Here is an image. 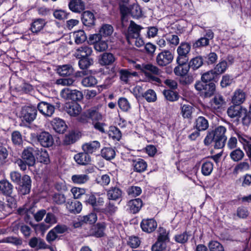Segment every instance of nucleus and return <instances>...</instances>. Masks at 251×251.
Masks as SVG:
<instances>
[{
    "instance_id": "1",
    "label": "nucleus",
    "mask_w": 251,
    "mask_h": 251,
    "mask_svg": "<svg viewBox=\"0 0 251 251\" xmlns=\"http://www.w3.org/2000/svg\"><path fill=\"white\" fill-rule=\"evenodd\" d=\"M84 202L86 204L90 205L95 211L101 212L103 211L102 206L104 204V200L102 198H97L93 194H87L85 196Z\"/></svg>"
},
{
    "instance_id": "2",
    "label": "nucleus",
    "mask_w": 251,
    "mask_h": 251,
    "mask_svg": "<svg viewBox=\"0 0 251 251\" xmlns=\"http://www.w3.org/2000/svg\"><path fill=\"white\" fill-rule=\"evenodd\" d=\"M191 50V45L187 42H182L178 47L177 52L178 56L176 58L177 63L186 64L188 60V54Z\"/></svg>"
},
{
    "instance_id": "3",
    "label": "nucleus",
    "mask_w": 251,
    "mask_h": 251,
    "mask_svg": "<svg viewBox=\"0 0 251 251\" xmlns=\"http://www.w3.org/2000/svg\"><path fill=\"white\" fill-rule=\"evenodd\" d=\"M37 109L33 106L23 107L21 111V118L22 122L27 124L32 123L36 118Z\"/></svg>"
},
{
    "instance_id": "4",
    "label": "nucleus",
    "mask_w": 251,
    "mask_h": 251,
    "mask_svg": "<svg viewBox=\"0 0 251 251\" xmlns=\"http://www.w3.org/2000/svg\"><path fill=\"white\" fill-rule=\"evenodd\" d=\"M142 27L136 24L133 21H130V25L128 27L127 30L125 33L126 39L128 43H130V40L133 39H137L140 36V33Z\"/></svg>"
},
{
    "instance_id": "5",
    "label": "nucleus",
    "mask_w": 251,
    "mask_h": 251,
    "mask_svg": "<svg viewBox=\"0 0 251 251\" xmlns=\"http://www.w3.org/2000/svg\"><path fill=\"white\" fill-rule=\"evenodd\" d=\"M174 58L173 54L168 50H164L156 57V64L160 67L166 66L171 63Z\"/></svg>"
},
{
    "instance_id": "6",
    "label": "nucleus",
    "mask_w": 251,
    "mask_h": 251,
    "mask_svg": "<svg viewBox=\"0 0 251 251\" xmlns=\"http://www.w3.org/2000/svg\"><path fill=\"white\" fill-rule=\"evenodd\" d=\"M61 97L65 100H71L74 101L81 100L83 98L81 92L77 90H71L64 88L60 92Z\"/></svg>"
},
{
    "instance_id": "7",
    "label": "nucleus",
    "mask_w": 251,
    "mask_h": 251,
    "mask_svg": "<svg viewBox=\"0 0 251 251\" xmlns=\"http://www.w3.org/2000/svg\"><path fill=\"white\" fill-rule=\"evenodd\" d=\"M18 184V191L20 194L25 195L29 193L31 187V180L29 176L24 175L20 182Z\"/></svg>"
},
{
    "instance_id": "8",
    "label": "nucleus",
    "mask_w": 251,
    "mask_h": 251,
    "mask_svg": "<svg viewBox=\"0 0 251 251\" xmlns=\"http://www.w3.org/2000/svg\"><path fill=\"white\" fill-rule=\"evenodd\" d=\"M36 151L35 148L30 147H26L23 150L22 157L28 166H33L35 164L36 159L34 154Z\"/></svg>"
},
{
    "instance_id": "9",
    "label": "nucleus",
    "mask_w": 251,
    "mask_h": 251,
    "mask_svg": "<svg viewBox=\"0 0 251 251\" xmlns=\"http://www.w3.org/2000/svg\"><path fill=\"white\" fill-rule=\"evenodd\" d=\"M38 141L44 147H51L54 142L52 135L48 132L43 131L37 135Z\"/></svg>"
},
{
    "instance_id": "10",
    "label": "nucleus",
    "mask_w": 251,
    "mask_h": 251,
    "mask_svg": "<svg viewBox=\"0 0 251 251\" xmlns=\"http://www.w3.org/2000/svg\"><path fill=\"white\" fill-rule=\"evenodd\" d=\"M246 109L239 104H234L227 109V113L231 118H239L246 113Z\"/></svg>"
},
{
    "instance_id": "11",
    "label": "nucleus",
    "mask_w": 251,
    "mask_h": 251,
    "mask_svg": "<svg viewBox=\"0 0 251 251\" xmlns=\"http://www.w3.org/2000/svg\"><path fill=\"white\" fill-rule=\"evenodd\" d=\"M37 108L39 112L46 117H50L54 112V106L45 101L39 102Z\"/></svg>"
},
{
    "instance_id": "12",
    "label": "nucleus",
    "mask_w": 251,
    "mask_h": 251,
    "mask_svg": "<svg viewBox=\"0 0 251 251\" xmlns=\"http://www.w3.org/2000/svg\"><path fill=\"white\" fill-rule=\"evenodd\" d=\"M93 52L91 47L87 45H83L75 50L74 56L77 58H81L90 56Z\"/></svg>"
},
{
    "instance_id": "13",
    "label": "nucleus",
    "mask_w": 251,
    "mask_h": 251,
    "mask_svg": "<svg viewBox=\"0 0 251 251\" xmlns=\"http://www.w3.org/2000/svg\"><path fill=\"white\" fill-rule=\"evenodd\" d=\"M157 223L153 219H144L141 223L142 230L146 232L151 233L157 227Z\"/></svg>"
},
{
    "instance_id": "14",
    "label": "nucleus",
    "mask_w": 251,
    "mask_h": 251,
    "mask_svg": "<svg viewBox=\"0 0 251 251\" xmlns=\"http://www.w3.org/2000/svg\"><path fill=\"white\" fill-rule=\"evenodd\" d=\"M226 101L223 97L221 95H216L210 101L211 109L217 111L222 108L225 104Z\"/></svg>"
},
{
    "instance_id": "15",
    "label": "nucleus",
    "mask_w": 251,
    "mask_h": 251,
    "mask_svg": "<svg viewBox=\"0 0 251 251\" xmlns=\"http://www.w3.org/2000/svg\"><path fill=\"white\" fill-rule=\"evenodd\" d=\"M69 7L71 11L80 13L84 10L85 6L82 0H70Z\"/></svg>"
},
{
    "instance_id": "16",
    "label": "nucleus",
    "mask_w": 251,
    "mask_h": 251,
    "mask_svg": "<svg viewBox=\"0 0 251 251\" xmlns=\"http://www.w3.org/2000/svg\"><path fill=\"white\" fill-rule=\"evenodd\" d=\"M53 129L57 133H63L67 128V125L65 122L58 118L53 119L51 122Z\"/></svg>"
},
{
    "instance_id": "17",
    "label": "nucleus",
    "mask_w": 251,
    "mask_h": 251,
    "mask_svg": "<svg viewBox=\"0 0 251 251\" xmlns=\"http://www.w3.org/2000/svg\"><path fill=\"white\" fill-rule=\"evenodd\" d=\"M119 72L120 80L126 84L128 83L133 76L137 75L136 72L130 71L128 69H121Z\"/></svg>"
},
{
    "instance_id": "18",
    "label": "nucleus",
    "mask_w": 251,
    "mask_h": 251,
    "mask_svg": "<svg viewBox=\"0 0 251 251\" xmlns=\"http://www.w3.org/2000/svg\"><path fill=\"white\" fill-rule=\"evenodd\" d=\"M100 147V143L98 141H94L86 143L82 145L84 151L89 153H93L99 150Z\"/></svg>"
},
{
    "instance_id": "19",
    "label": "nucleus",
    "mask_w": 251,
    "mask_h": 251,
    "mask_svg": "<svg viewBox=\"0 0 251 251\" xmlns=\"http://www.w3.org/2000/svg\"><path fill=\"white\" fill-rule=\"evenodd\" d=\"M181 114L183 118L191 119L195 108L191 104H183L180 106Z\"/></svg>"
},
{
    "instance_id": "20",
    "label": "nucleus",
    "mask_w": 251,
    "mask_h": 251,
    "mask_svg": "<svg viewBox=\"0 0 251 251\" xmlns=\"http://www.w3.org/2000/svg\"><path fill=\"white\" fill-rule=\"evenodd\" d=\"M74 159L77 164L82 165H88L91 162L90 155L85 151L75 154L74 156Z\"/></svg>"
},
{
    "instance_id": "21",
    "label": "nucleus",
    "mask_w": 251,
    "mask_h": 251,
    "mask_svg": "<svg viewBox=\"0 0 251 251\" xmlns=\"http://www.w3.org/2000/svg\"><path fill=\"white\" fill-rule=\"evenodd\" d=\"M246 95L245 93L241 89L236 90L232 98V102L233 104L241 105L246 100Z\"/></svg>"
},
{
    "instance_id": "22",
    "label": "nucleus",
    "mask_w": 251,
    "mask_h": 251,
    "mask_svg": "<svg viewBox=\"0 0 251 251\" xmlns=\"http://www.w3.org/2000/svg\"><path fill=\"white\" fill-rule=\"evenodd\" d=\"M142 205V201L139 198L130 200L128 202V206L129 207L130 211L133 214L138 212Z\"/></svg>"
},
{
    "instance_id": "23",
    "label": "nucleus",
    "mask_w": 251,
    "mask_h": 251,
    "mask_svg": "<svg viewBox=\"0 0 251 251\" xmlns=\"http://www.w3.org/2000/svg\"><path fill=\"white\" fill-rule=\"evenodd\" d=\"M13 200L11 198L7 199L5 202L0 200V211L3 212L5 215L11 213L12 208L15 205V203L11 202Z\"/></svg>"
},
{
    "instance_id": "24",
    "label": "nucleus",
    "mask_w": 251,
    "mask_h": 251,
    "mask_svg": "<svg viewBox=\"0 0 251 251\" xmlns=\"http://www.w3.org/2000/svg\"><path fill=\"white\" fill-rule=\"evenodd\" d=\"M66 208L72 213H78L81 211L82 206L79 201H68L66 203Z\"/></svg>"
},
{
    "instance_id": "25",
    "label": "nucleus",
    "mask_w": 251,
    "mask_h": 251,
    "mask_svg": "<svg viewBox=\"0 0 251 251\" xmlns=\"http://www.w3.org/2000/svg\"><path fill=\"white\" fill-rule=\"evenodd\" d=\"M115 61V58L113 54L105 52L100 55L99 63L103 66L109 65L112 64Z\"/></svg>"
},
{
    "instance_id": "26",
    "label": "nucleus",
    "mask_w": 251,
    "mask_h": 251,
    "mask_svg": "<svg viewBox=\"0 0 251 251\" xmlns=\"http://www.w3.org/2000/svg\"><path fill=\"white\" fill-rule=\"evenodd\" d=\"M105 228V225L104 223H97L92 228L91 234L96 237H102L104 234Z\"/></svg>"
},
{
    "instance_id": "27",
    "label": "nucleus",
    "mask_w": 251,
    "mask_h": 251,
    "mask_svg": "<svg viewBox=\"0 0 251 251\" xmlns=\"http://www.w3.org/2000/svg\"><path fill=\"white\" fill-rule=\"evenodd\" d=\"M81 108L77 103L68 104L66 105V111L71 116H76L81 112Z\"/></svg>"
},
{
    "instance_id": "28",
    "label": "nucleus",
    "mask_w": 251,
    "mask_h": 251,
    "mask_svg": "<svg viewBox=\"0 0 251 251\" xmlns=\"http://www.w3.org/2000/svg\"><path fill=\"white\" fill-rule=\"evenodd\" d=\"M195 127L199 131H204L209 127L208 122L204 117L200 116L196 120Z\"/></svg>"
},
{
    "instance_id": "29",
    "label": "nucleus",
    "mask_w": 251,
    "mask_h": 251,
    "mask_svg": "<svg viewBox=\"0 0 251 251\" xmlns=\"http://www.w3.org/2000/svg\"><path fill=\"white\" fill-rule=\"evenodd\" d=\"M132 166L136 172H143L146 170L147 164L143 159L138 158L132 160Z\"/></svg>"
},
{
    "instance_id": "30",
    "label": "nucleus",
    "mask_w": 251,
    "mask_h": 251,
    "mask_svg": "<svg viewBox=\"0 0 251 251\" xmlns=\"http://www.w3.org/2000/svg\"><path fill=\"white\" fill-rule=\"evenodd\" d=\"M145 70L144 73L146 75L150 74L149 72L156 75H160L162 74V71L157 66L151 64H144L143 65V69Z\"/></svg>"
},
{
    "instance_id": "31",
    "label": "nucleus",
    "mask_w": 251,
    "mask_h": 251,
    "mask_svg": "<svg viewBox=\"0 0 251 251\" xmlns=\"http://www.w3.org/2000/svg\"><path fill=\"white\" fill-rule=\"evenodd\" d=\"M164 37L171 47L174 48L179 44V38L176 34L168 33L164 35Z\"/></svg>"
},
{
    "instance_id": "32",
    "label": "nucleus",
    "mask_w": 251,
    "mask_h": 251,
    "mask_svg": "<svg viewBox=\"0 0 251 251\" xmlns=\"http://www.w3.org/2000/svg\"><path fill=\"white\" fill-rule=\"evenodd\" d=\"M0 191L5 195H10L13 191V186L7 180H1L0 181Z\"/></svg>"
},
{
    "instance_id": "33",
    "label": "nucleus",
    "mask_w": 251,
    "mask_h": 251,
    "mask_svg": "<svg viewBox=\"0 0 251 251\" xmlns=\"http://www.w3.org/2000/svg\"><path fill=\"white\" fill-rule=\"evenodd\" d=\"M122 195V191L116 187L110 188L107 192L108 198L112 200H116L121 198Z\"/></svg>"
},
{
    "instance_id": "34",
    "label": "nucleus",
    "mask_w": 251,
    "mask_h": 251,
    "mask_svg": "<svg viewBox=\"0 0 251 251\" xmlns=\"http://www.w3.org/2000/svg\"><path fill=\"white\" fill-rule=\"evenodd\" d=\"M88 110V116L93 123L100 121L102 119V115L99 111L98 108H92Z\"/></svg>"
},
{
    "instance_id": "35",
    "label": "nucleus",
    "mask_w": 251,
    "mask_h": 251,
    "mask_svg": "<svg viewBox=\"0 0 251 251\" xmlns=\"http://www.w3.org/2000/svg\"><path fill=\"white\" fill-rule=\"evenodd\" d=\"M178 66L174 69V73L177 76H185L190 69L189 65H185L186 64H180L177 63Z\"/></svg>"
},
{
    "instance_id": "36",
    "label": "nucleus",
    "mask_w": 251,
    "mask_h": 251,
    "mask_svg": "<svg viewBox=\"0 0 251 251\" xmlns=\"http://www.w3.org/2000/svg\"><path fill=\"white\" fill-rule=\"evenodd\" d=\"M244 156V151L240 148L233 150L229 153L231 159L234 162H238L242 160Z\"/></svg>"
},
{
    "instance_id": "37",
    "label": "nucleus",
    "mask_w": 251,
    "mask_h": 251,
    "mask_svg": "<svg viewBox=\"0 0 251 251\" xmlns=\"http://www.w3.org/2000/svg\"><path fill=\"white\" fill-rule=\"evenodd\" d=\"M203 63V60L201 56H198L190 60L189 66L190 69L195 71L200 68Z\"/></svg>"
},
{
    "instance_id": "38",
    "label": "nucleus",
    "mask_w": 251,
    "mask_h": 251,
    "mask_svg": "<svg viewBox=\"0 0 251 251\" xmlns=\"http://www.w3.org/2000/svg\"><path fill=\"white\" fill-rule=\"evenodd\" d=\"M45 25V21L41 18L37 19L32 23L30 29L33 33L40 31Z\"/></svg>"
},
{
    "instance_id": "39",
    "label": "nucleus",
    "mask_w": 251,
    "mask_h": 251,
    "mask_svg": "<svg viewBox=\"0 0 251 251\" xmlns=\"http://www.w3.org/2000/svg\"><path fill=\"white\" fill-rule=\"evenodd\" d=\"M71 179L75 184H82L87 182L89 179V177L86 174H77L73 175Z\"/></svg>"
},
{
    "instance_id": "40",
    "label": "nucleus",
    "mask_w": 251,
    "mask_h": 251,
    "mask_svg": "<svg viewBox=\"0 0 251 251\" xmlns=\"http://www.w3.org/2000/svg\"><path fill=\"white\" fill-rule=\"evenodd\" d=\"M38 14L40 15H50L52 13L53 16H66V13L62 10H56L52 12V10L48 9L45 7H40L38 8Z\"/></svg>"
},
{
    "instance_id": "41",
    "label": "nucleus",
    "mask_w": 251,
    "mask_h": 251,
    "mask_svg": "<svg viewBox=\"0 0 251 251\" xmlns=\"http://www.w3.org/2000/svg\"><path fill=\"white\" fill-rule=\"evenodd\" d=\"M101 155L103 158L109 160L115 157L116 152L115 150L112 148L107 147L101 150Z\"/></svg>"
},
{
    "instance_id": "42",
    "label": "nucleus",
    "mask_w": 251,
    "mask_h": 251,
    "mask_svg": "<svg viewBox=\"0 0 251 251\" xmlns=\"http://www.w3.org/2000/svg\"><path fill=\"white\" fill-rule=\"evenodd\" d=\"M73 37L75 42L77 44H81L84 42L87 39V36L83 30H78L74 32L73 33Z\"/></svg>"
},
{
    "instance_id": "43",
    "label": "nucleus",
    "mask_w": 251,
    "mask_h": 251,
    "mask_svg": "<svg viewBox=\"0 0 251 251\" xmlns=\"http://www.w3.org/2000/svg\"><path fill=\"white\" fill-rule=\"evenodd\" d=\"M74 72V69L70 65H64L57 69V73L62 76L70 75Z\"/></svg>"
},
{
    "instance_id": "44",
    "label": "nucleus",
    "mask_w": 251,
    "mask_h": 251,
    "mask_svg": "<svg viewBox=\"0 0 251 251\" xmlns=\"http://www.w3.org/2000/svg\"><path fill=\"white\" fill-rule=\"evenodd\" d=\"M81 83L84 87H91L97 84L98 81L94 76L90 75L83 78Z\"/></svg>"
},
{
    "instance_id": "45",
    "label": "nucleus",
    "mask_w": 251,
    "mask_h": 251,
    "mask_svg": "<svg viewBox=\"0 0 251 251\" xmlns=\"http://www.w3.org/2000/svg\"><path fill=\"white\" fill-rule=\"evenodd\" d=\"M215 91V85L213 82L205 84L203 93L205 97L209 98L214 95Z\"/></svg>"
},
{
    "instance_id": "46",
    "label": "nucleus",
    "mask_w": 251,
    "mask_h": 251,
    "mask_svg": "<svg viewBox=\"0 0 251 251\" xmlns=\"http://www.w3.org/2000/svg\"><path fill=\"white\" fill-rule=\"evenodd\" d=\"M163 95L166 99L170 101H175L178 99V94L176 92L171 90H164Z\"/></svg>"
},
{
    "instance_id": "47",
    "label": "nucleus",
    "mask_w": 251,
    "mask_h": 251,
    "mask_svg": "<svg viewBox=\"0 0 251 251\" xmlns=\"http://www.w3.org/2000/svg\"><path fill=\"white\" fill-rule=\"evenodd\" d=\"M213 169V164L210 161L204 162L201 166V173L205 176L210 175Z\"/></svg>"
},
{
    "instance_id": "48",
    "label": "nucleus",
    "mask_w": 251,
    "mask_h": 251,
    "mask_svg": "<svg viewBox=\"0 0 251 251\" xmlns=\"http://www.w3.org/2000/svg\"><path fill=\"white\" fill-rule=\"evenodd\" d=\"M79 59L78 65L80 68L83 70L87 69L94 63L93 59L88 57H83Z\"/></svg>"
},
{
    "instance_id": "49",
    "label": "nucleus",
    "mask_w": 251,
    "mask_h": 251,
    "mask_svg": "<svg viewBox=\"0 0 251 251\" xmlns=\"http://www.w3.org/2000/svg\"><path fill=\"white\" fill-rule=\"evenodd\" d=\"M118 104L120 108L125 112L128 111L131 108L129 102L125 98H120L118 101Z\"/></svg>"
},
{
    "instance_id": "50",
    "label": "nucleus",
    "mask_w": 251,
    "mask_h": 251,
    "mask_svg": "<svg viewBox=\"0 0 251 251\" xmlns=\"http://www.w3.org/2000/svg\"><path fill=\"white\" fill-rule=\"evenodd\" d=\"M113 32V28L110 25H103L100 30V34L101 37H106L111 35Z\"/></svg>"
},
{
    "instance_id": "51",
    "label": "nucleus",
    "mask_w": 251,
    "mask_h": 251,
    "mask_svg": "<svg viewBox=\"0 0 251 251\" xmlns=\"http://www.w3.org/2000/svg\"><path fill=\"white\" fill-rule=\"evenodd\" d=\"M217 76L213 70H212L204 73L201 76V79L203 82L206 83L215 79Z\"/></svg>"
},
{
    "instance_id": "52",
    "label": "nucleus",
    "mask_w": 251,
    "mask_h": 251,
    "mask_svg": "<svg viewBox=\"0 0 251 251\" xmlns=\"http://www.w3.org/2000/svg\"><path fill=\"white\" fill-rule=\"evenodd\" d=\"M227 67V62L226 61H222L217 64L213 69V71L218 75L224 73L226 70Z\"/></svg>"
},
{
    "instance_id": "53",
    "label": "nucleus",
    "mask_w": 251,
    "mask_h": 251,
    "mask_svg": "<svg viewBox=\"0 0 251 251\" xmlns=\"http://www.w3.org/2000/svg\"><path fill=\"white\" fill-rule=\"evenodd\" d=\"M143 97L149 102H154L157 99L155 92L151 89L148 90L143 95Z\"/></svg>"
},
{
    "instance_id": "54",
    "label": "nucleus",
    "mask_w": 251,
    "mask_h": 251,
    "mask_svg": "<svg viewBox=\"0 0 251 251\" xmlns=\"http://www.w3.org/2000/svg\"><path fill=\"white\" fill-rule=\"evenodd\" d=\"M226 128L223 126L217 127L213 132L215 136V139L217 138H226L225 135Z\"/></svg>"
},
{
    "instance_id": "55",
    "label": "nucleus",
    "mask_w": 251,
    "mask_h": 251,
    "mask_svg": "<svg viewBox=\"0 0 251 251\" xmlns=\"http://www.w3.org/2000/svg\"><path fill=\"white\" fill-rule=\"evenodd\" d=\"M107 48V43L105 41L102 40V38L94 45L95 50L99 52L104 51L106 50Z\"/></svg>"
},
{
    "instance_id": "56",
    "label": "nucleus",
    "mask_w": 251,
    "mask_h": 251,
    "mask_svg": "<svg viewBox=\"0 0 251 251\" xmlns=\"http://www.w3.org/2000/svg\"><path fill=\"white\" fill-rule=\"evenodd\" d=\"M210 251H224V249L222 244L215 241L210 242L208 244Z\"/></svg>"
},
{
    "instance_id": "57",
    "label": "nucleus",
    "mask_w": 251,
    "mask_h": 251,
    "mask_svg": "<svg viewBox=\"0 0 251 251\" xmlns=\"http://www.w3.org/2000/svg\"><path fill=\"white\" fill-rule=\"evenodd\" d=\"M38 159L41 163L46 164L49 163L50 162L49 154L46 150H42L40 151Z\"/></svg>"
},
{
    "instance_id": "58",
    "label": "nucleus",
    "mask_w": 251,
    "mask_h": 251,
    "mask_svg": "<svg viewBox=\"0 0 251 251\" xmlns=\"http://www.w3.org/2000/svg\"><path fill=\"white\" fill-rule=\"evenodd\" d=\"M109 135L113 139H115L117 140H119L122 136L120 130L115 126L111 127L109 131Z\"/></svg>"
},
{
    "instance_id": "59",
    "label": "nucleus",
    "mask_w": 251,
    "mask_h": 251,
    "mask_svg": "<svg viewBox=\"0 0 251 251\" xmlns=\"http://www.w3.org/2000/svg\"><path fill=\"white\" fill-rule=\"evenodd\" d=\"M127 192L129 196L134 197L140 195L142 190L138 186H132L128 188Z\"/></svg>"
},
{
    "instance_id": "60",
    "label": "nucleus",
    "mask_w": 251,
    "mask_h": 251,
    "mask_svg": "<svg viewBox=\"0 0 251 251\" xmlns=\"http://www.w3.org/2000/svg\"><path fill=\"white\" fill-rule=\"evenodd\" d=\"M75 199H79L80 197L85 194L86 190L84 188L74 187L71 190Z\"/></svg>"
},
{
    "instance_id": "61",
    "label": "nucleus",
    "mask_w": 251,
    "mask_h": 251,
    "mask_svg": "<svg viewBox=\"0 0 251 251\" xmlns=\"http://www.w3.org/2000/svg\"><path fill=\"white\" fill-rule=\"evenodd\" d=\"M166 243L159 240L157 241L152 246V251H163L166 248Z\"/></svg>"
},
{
    "instance_id": "62",
    "label": "nucleus",
    "mask_w": 251,
    "mask_h": 251,
    "mask_svg": "<svg viewBox=\"0 0 251 251\" xmlns=\"http://www.w3.org/2000/svg\"><path fill=\"white\" fill-rule=\"evenodd\" d=\"M140 240L137 236H130L128 238L127 244L132 248H136L140 244Z\"/></svg>"
},
{
    "instance_id": "63",
    "label": "nucleus",
    "mask_w": 251,
    "mask_h": 251,
    "mask_svg": "<svg viewBox=\"0 0 251 251\" xmlns=\"http://www.w3.org/2000/svg\"><path fill=\"white\" fill-rule=\"evenodd\" d=\"M75 79L73 78H64L56 80V84L62 86H71L73 84Z\"/></svg>"
},
{
    "instance_id": "64",
    "label": "nucleus",
    "mask_w": 251,
    "mask_h": 251,
    "mask_svg": "<svg viewBox=\"0 0 251 251\" xmlns=\"http://www.w3.org/2000/svg\"><path fill=\"white\" fill-rule=\"evenodd\" d=\"M76 141V136L74 132H71L66 135L64 142L66 145H70L75 143Z\"/></svg>"
}]
</instances>
